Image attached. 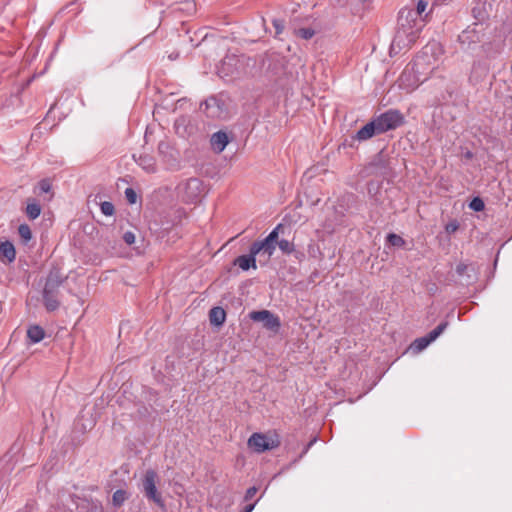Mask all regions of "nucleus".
<instances>
[{
    "label": "nucleus",
    "mask_w": 512,
    "mask_h": 512,
    "mask_svg": "<svg viewBox=\"0 0 512 512\" xmlns=\"http://www.w3.org/2000/svg\"><path fill=\"white\" fill-rule=\"evenodd\" d=\"M249 317L253 321L262 322L263 326L271 331H277L281 325L279 317L269 310L252 311Z\"/></svg>",
    "instance_id": "nucleus-9"
},
{
    "label": "nucleus",
    "mask_w": 512,
    "mask_h": 512,
    "mask_svg": "<svg viewBox=\"0 0 512 512\" xmlns=\"http://www.w3.org/2000/svg\"><path fill=\"white\" fill-rule=\"evenodd\" d=\"M256 506V503H250L245 506L243 512H252Z\"/></svg>",
    "instance_id": "nucleus-43"
},
{
    "label": "nucleus",
    "mask_w": 512,
    "mask_h": 512,
    "mask_svg": "<svg viewBox=\"0 0 512 512\" xmlns=\"http://www.w3.org/2000/svg\"><path fill=\"white\" fill-rule=\"evenodd\" d=\"M65 280L66 276L62 274L59 268H53L50 270L42 292L44 306L47 311L53 312L59 308V288Z\"/></svg>",
    "instance_id": "nucleus-3"
},
{
    "label": "nucleus",
    "mask_w": 512,
    "mask_h": 512,
    "mask_svg": "<svg viewBox=\"0 0 512 512\" xmlns=\"http://www.w3.org/2000/svg\"><path fill=\"white\" fill-rule=\"evenodd\" d=\"M136 163L146 172L154 173L156 172V160L153 156L148 154H141L138 158L133 155Z\"/></svg>",
    "instance_id": "nucleus-17"
},
{
    "label": "nucleus",
    "mask_w": 512,
    "mask_h": 512,
    "mask_svg": "<svg viewBox=\"0 0 512 512\" xmlns=\"http://www.w3.org/2000/svg\"><path fill=\"white\" fill-rule=\"evenodd\" d=\"M431 4V8H434L435 5H437L441 0H426Z\"/></svg>",
    "instance_id": "nucleus-44"
},
{
    "label": "nucleus",
    "mask_w": 512,
    "mask_h": 512,
    "mask_svg": "<svg viewBox=\"0 0 512 512\" xmlns=\"http://www.w3.org/2000/svg\"><path fill=\"white\" fill-rule=\"evenodd\" d=\"M135 239H136L135 234L131 231H126L123 234V240L128 245H132L135 242Z\"/></svg>",
    "instance_id": "nucleus-38"
},
{
    "label": "nucleus",
    "mask_w": 512,
    "mask_h": 512,
    "mask_svg": "<svg viewBox=\"0 0 512 512\" xmlns=\"http://www.w3.org/2000/svg\"><path fill=\"white\" fill-rule=\"evenodd\" d=\"M430 344L426 336L417 338L412 344L411 349L415 352L424 350Z\"/></svg>",
    "instance_id": "nucleus-25"
},
{
    "label": "nucleus",
    "mask_w": 512,
    "mask_h": 512,
    "mask_svg": "<svg viewBox=\"0 0 512 512\" xmlns=\"http://www.w3.org/2000/svg\"><path fill=\"white\" fill-rule=\"evenodd\" d=\"M257 253H253V248L250 246L248 255H240L234 260V265L238 266L244 271L249 270L250 268L256 269V256Z\"/></svg>",
    "instance_id": "nucleus-14"
},
{
    "label": "nucleus",
    "mask_w": 512,
    "mask_h": 512,
    "mask_svg": "<svg viewBox=\"0 0 512 512\" xmlns=\"http://www.w3.org/2000/svg\"><path fill=\"white\" fill-rule=\"evenodd\" d=\"M210 141L213 149L218 153L222 152L229 142L227 134L223 131L214 133Z\"/></svg>",
    "instance_id": "nucleus-18"
},
{
    "label": "nucleus",
    "mask_w": 512,
    "mask_h": 512,
    "mask_svg": "<svg viewBox=\"0 0 512 512\" xmlns=\"http://www.w3.org/2000/svg\"><path fill=\"white\" fill-rule=\"evenodd\" d=\"M125 197L130 204H135L137 201V194L133 188H126Z\"/></svg>",
    "instance_id": "nucleus-36"
},
{
    "label": "nucleus",
    "mask_w": 512,
    "mask_h": 512,
    "mask_svg": "<svg viewBox=\"0 0 512 512\" xmlns=\"http://www.w3.org/2000/svg\"><path fill=\"white\" fill-rule=\"evenodd\" d=\"M45 336V332L42 327L34 325L28 328L27 337L32 343H39Z\"/></svg>",
    "instance_id": "nucleus-23"
},
{
    "label": "nucleus",
    "mask_w": 512,
    "mask_h": 512,
    "mask_svg": "<svg viewBox=\"0 0 512 512\" xmlns=\"http://www.w3.org/2000/svg\"><path fill=\"white\" fill-rule=\"evenodd\" d=\"M428 50H429V47L426 46L424 48V51L422 52V55H419V56L416 57V59L413 62V65H412V70L413 71L419 72V68L422 65V61H423L424 56L428 55ZM430 50H432V47L430 48Z\"/></svg>",
    "instance_id": "nucleus-31"
},
{
    "label": "nucleus",
    "mask_w": 512,
    "mask_h": 512,
    "mask_svg": "<svg viewBox=\"0 0 512 512\" xmlns=\"http://www.w3.org/2000/svg\"><path fill=\"white\" fill-rule=\"evenodd\" d=\"M412 2L413 6L411 8H414L416 13L420 14L427 20L429 15L433 11V8H431V4L426 0H412Z\"/></svg>",
    "instance_id": "nucleus-19"
},
{
    "label": "nucleus",
    "mask_w": 512,
    "mask_h": 512,
    "mask_svg": "<svg viewBox=\"0 0 512 512\" xmlns=\"http://www.w3.org/2000/svg\"><path fill=\"white\" fill-rule=\"evenodd\" d=\"M247 444L256 453H262L276 447V444L270 442L269 438L262 433H253L248 439Z\"/></svg>",
    "instance_id": "nucleus-11"
},
{
    "label": "nucleus",
    "mask_w": 512,
    "mask_h": 512,
    "mask_svg": "<svg viewBox=\"0 0 512 512\" xmlns=\"http://www.w3.org/2000/svg\"><path fill=\"white\" fill-rule=\"evenodd\" d=\"M18 234L25 243L29 242L32 238L31 229L27 224L19 225Z\"/></svg>",
    "instance_id": "nucleus-26"
},
{
    "label": "nucleus",
    "mask_w": 512,
    "mask_h": 512,
    "mask_svg": "<svg viewBox=\"0 0 512 512\" xmlns=\"http://www.w3.org/2000/svg\"><path fill=\"white\" fill-rule=\"evenodd\" d=\"M447 326H448V322H441L433 330L437 333L438 336H440L444 332V330L447 328Z\"/></svg>",
    "instance_id": "nucleus-40"
},
{
    "label": "nucleus",
    "mask_w": 512,
    "mask_h": 512,
    "mask_svg": "<svg viewBox=\"0 0 512 512\" xmlns=\"http://www.w3.org/2000/svg\"><path fill=\"white\" fill-rule=\"evenodd\" d=\"M378 131V126L375 120L364 125L361 129H359L355 135V138L359 141L368 140L376 134H380Z\"/></svg>",
    "instance_id": "nucleus-15"
},
{
    "label": "nucleus",
    "mask_w": 512,
    "mask_h": 512,
    "mask_svg": "<svg viewBox=\"0 0 512 512\" xmlns=\"http://www.w3.org/2000/svg\"><path fill=\"white\" fill-rule=\"evenodd\" d=\"M492 10V4L486 0H475L472 7V16L478 24L483 23L489 18Z\"/></svg>",
    "instance_id": "nucleus-12"
},
{
    "label": "nucleus",
    "mask_w": 512,
    "mask_h": 512,
    "mask_svg": "<svg viewBox=\"0 0 512 512\" xmlns=\"http://www.w3.org/2000/svg\"><path fill=\"white\" fill-rule=\"evenodd\" d=\"M25 212L30 220H35L41 214V206L35 199H29Z\"/></svg>",
    "instance_id": "nucleus-22"
},
{
    "label": "nucleus",
    "mask_w": 512,
    "mask_h": 512,
    "mask_svg": "<svg viewBox=\"0 0 512 512\" xmlns=\"http://www.w3.org/2000/svg\"><path fill=\"white\" fill-rule=\"evenodd\" d=\"M456 274L460 278V283L462 285L468 286L476 281V272L473 265H467L464 263H459L456 266Z\"/></svg>",
    "instance_id": "nucleus-13"
},
{
    "label": "nucleus",
    "mask_w": 512,
    "mask_h": 512,
    "mask_svg": "<svg viewBox=\"0 0 512 512\" xmlns=\"http://www.w3.org/2000/svg\"><path fill=\"white\" fill-rule=\"evenodd\" d=\"M469 208L475 212L483 211L485 208L484 201L480 197H474L469 203Z\"/></svg>",
    "instance_id": "nucleus-28"
},
{
    "label": "nucleus",
    "mask_w": 512,
    "mask_h": 512,
    "mask_svg": "<svg viewBox=\"0 0 512 512\" xmlns=\"http://www.w3.org/2000/svg\"><path fill=\"white\" fill-rule=\"evenodd\" d=\"M200 109L204 111L208 117L213 119L226 118L228 114L224 101L215 96L205 100L200 105Z\"/></svg>",
    "instance_id": "nucleus-7"
},
{
    "label": "nucleus",
    "mask_w": 512,
    "mask_h": 512,
    "mask_svg": "<svg viewBox=\"0 0 512 512\" xmlns=\"http://www.w3.org/2000/svg\"><path fill=\"white\" fill-rule=\"evenodd\" d=\"M387 241L389 242L390 245L395 247H401L405 244L404 239L401 236L394 233L388 234Z\"/></svg>",
    "instance_id": "nucleus-30"
},
{
    "label": "nucleus",
    "mask_w": 512,
    "mask_h": 512,
    "mask_svg": "<svg viewBox=\"0 0 512 512\" xmlns=\"http://www.w3.org/2000/svg\"><path fill=\"white\" fill-rule=\"evenodd\" d=\"M93 512H103L102 506L101 505L95 506Z\"/></svg>",
    "instance_id": "nucleus-45"
},
{
    "label": "nucleus",
    "mask_w": 512,
    "mask_h": 512,
    "mask_svg": "<svg viewBox=\"0 0 512 512\" xmlns=\"http://www.w3.org/2000/svg\"><path fill=\"white\" fill-rule=\"evenodd\" d=\"M15 257L16 251L13 243L8 240L0 242V261L12 263Z\"/></svg>",
    "instance_id": "nucleus-16"
},
{
    "label": "nucleus",
    "mask_w": 512,
    "mask_h": 512,
    "mask_svg": "<svg viewBox=\"0 0 512 512\" xmlns=\"http://www.w3.org/2000/svg\"><path fill=\"white\" fill-rule=\"evenodd\" d=\"M478 23L468 26L458 36V41L463 49H470L473 45L479 43L482 38V33L477 29Z\"/></svg>",
    "instance_id": "nucleus-10"
},
{
    "label": "nucleus",
    "mask_w": 512,
    "mask_h": 512,
    "mask_svg": "<svg viewBox=\"0 0 512 512\" xmlns=\"http://www.w3.org/2000/svg\"><path fill=\"white\" fill-rule=\"evenodd\" d=\"M411 72L408 71V70H404L402 72V74L400 75V78H399V81H400V87H404V88H411V89H414L416 87L415 84H405V81L409 79V77L411 76Z\"/></svg>",
    "instance_id": "nucleus-32"
},
{
    "label": "nucleus",
    "mask_w": 512,
    "mask_h": 512,
    "mask_svg": "<svg viewBox=\"0 0 512 512\" xmlns=\"http://www.w3.org/2000/svg\"><path fill=\"white\" fill-rule=\"evenodd\" d=\"M157 478L158 475L154 470H147L142 481L143 492L147 499L153 501L160 508H164L165 503L156 487Z\"/></svg>",
    "instance_id": "nucleus-4"
},
{
    "label": "nucleus",
    "mask_w": 512,
    "mask_h": 512,
    "mask_svg": "<svg viewBox=\"0 0 512 512\" xmlns=\"http://www.w3.org/2000/svg\"><path fill=\"white\" fill-rule=\"evenodd\" d=\"M236 62V59L233 57H226L222 62L221 66L219 67L218 73L221 78H226L229 76H233V71H230V67L234 66V63Z\"/></svg>",
    "instance_id": "nucleus-21"
},
{
    "label": "nucleus",
    "mask_w": 512,
    "mask_h": 512,
    "mask_svg": "<svg viewBox=\"0 0 512 512\" xmlns=\"http://www.w3.org/2000/svg\"><path fill=\"white\" fill-rule=\"evenodd\" d=\"M258 489L255 486H252L246 490L244 501H250L257 493Z\"/></svg>",
    "instance_id": "nucleus-39"
},
{
    "label": "nucleus",
    "mask_w": 512,
    "mask_h": 512,
    "mask_svg": "<svg viewBox=\"0 0 512 512\" xmlns=\"http://www.w3.org/2000/svg\"><path fill=\"white\" fill-rule=\"evenodd\" d=\"M314 442H316V438L312 439L306 446L305 448L303 449L300 457H302L304 454H306L308 452V450L310 449V447L314 444Z\"/></svg>",
    "instance_id": "nucleus-42"
},
{
    "label": "nucleus",
    "mask_w": 512,
    "mask_h": 512,
    "mask_svg": "<svg viewBox=\"0 0 512 512\" xmlns=\"http://www.w3.org/2000/svg\"><path fill=\"white\" fill-rule=\"evenodd\" d=\"M279 249L285 254H291L295 250V246L292 242L286 239L277 240Z\"/></svg>",
    "instance_id": "nucleus-27"
},
{
    "label": "nucleus",
    "mask_w": 512,
    "mask_h": 512,
    "mask_svg": "<svg viewBox=\"0 0 512 512\" xmlns=\"http://www.w3.org/2000/svg\"><path fill=\"white\" fill-rule=\"evenodd\" d=\"M427 20L416 13L414 8L406 6L399 11L398 28L391 43V50L409 48L418 38Z\"/></svg>",
    "instance_id": "nucleus-1"
},
{
    "label": "nucleus",
    "mask_w": 512,
    "mask_h": 512,
    "mask_svg": "<svg viewBox=\"0 0 512 512\" xmlns=\"http://www.w3.org/2000/svg\"><path fill=\"white\" fill-rule=\"evenodd\" d=\"M427 339L429 340V342H433L434 340H436L439 336L437 335V333L432 330L430 331L427 335H426Z\"/></svg>",
    "instance_id": "nucleus-41"
},
{
    "label": "nucleus",
    "mask_w": 512,
    "mask_h": 512,
    "mask_svg": "<svg viewBox=\"0 0 512 512\" xmlns=\"http://www.w3.org/2000/svg\"><path fill=\"white\" fill-rule=\"evenodd\" d=\"M101 212L106 216H111L114 213V205L109 201H104L100 205Z\"/></svg>",
    "instance_id": "nucleus-33"
},
{
    "label": "nucleus",
    "mask_w": 512,
    "mask_h": 512,
    "mask_svg": "<svg viewBox=\"0 0 512 512\" xmlns=\"http://www.w3.org/2000/svg\"><path fill=\"white\" fill-rule=\"evenodd\" d=\"M179 189L181 190L182 198L185 202L195 203L203 193V183L198 178H190L183 183Z\"/></svg>",
    "instance_id": "nucleus-8"
},
{
    "label": "nucleus",
    "mask_w": 512,
    "mask_h": 512,
    "mask_svg": "<svg viewBox=\"0 0 512 512\" xmlns=\"http://www.w3.org/2000/svg\"><path fill=\"white\" fill-rule=\"evenodd\" d=\"M210 323L220 326L225 322L226 312L222 307H213L209 312Z\"/></svg>",
    "instance_id": "nucleus-20"
},
{
    "label": "nucleus",
    "mask_w": 512,
    "mask_h": 512,
    "mask_svg": "<svg viewBox=\"0 0 512 512\" xmlns=\"http://www.w3.org/2000/svg\"><path fill=\"white\" fill-rule=\"evenodd\" d=\"M459 228V223L454 220V221H450L446 226H445V230L447 233L451 234V233H454L458 230Z\"/></svg>",
    "instance_id": "nucleus-37"
},
{
    "label": "nucleus",
    "mask_w": 512,
    "mask_h": 512,
    "mask_svg": "<svg viewBox=\"0 0 512 512\" xmlns=\"http://www.w3.org/2000/svg\"><path fill=\"white\" fill-rule=\"evenodd\" d=\"M40 193H49L51 191V183L48 179H42L38 184Z\"/></svg>",
    "instance_id": "nucleus-35"
},
{
    "label": "nucleus",
    "mask_w": 512,
    "mask_h": 512,
    "mask_svg": "<svg viewBox=\"0 0 512 512\" xmlns=\"http://www.w3.org/2000/svg\"><path fill=\"white\" fill-rule=\"evenodd\" d=\"M262 69L265 76L279 85H286L296 78L289 68L285 56L277 52H267L262 59Z\"/></svg>",
    "instance_id": "nucleus-2"
},
{
    "label": "nucleus",
    "mask_w": 512,
    "mask_h": 512,
    "mask_svg": "<svg viewBox=\"0 0 512 512\" xmlns=\"http://www.w3.org/2000/svg\"><path fill=\"white\" fill-rule=\"evenodd\" d=\"M472 154L470 152L467 153V157H471Z\"/></svg>",
    "instance_id": "nucleus-46"
},
{
    "label": "nucleus",
    "mask_w": 512,
    "mask_h": 512,
    "mask_svg": "<svg viewBox=\"0 0 512 512\" xmlns=\"http://www.w3.org/2000/svg\"><path fill=\"white\" fill-rule=\"evenodd\" d=\"M272 25L275 28L276 36L280 35L285 27V22L282 19L275 18L272 20Z\"/></svg>",
    "instance_id": "nucleus-34"
},
{
    "label": "nucleus",
    "mask_w": 512,
    "mask_h": 512,
    "mask_svg": "<svg viewBox=\"0 0 512 512\" xmlns=\"http://www.w3.org/2000/svg\"><path fill=\"white\" fill-rule=\"evenodd\" d=\"M128 496L125 490L118 489L113 493L112 503L115 507H120L126 500Z\"/></svg>",
    "instance_id": "nucleus-24"
},
{
    "label": "nucleus",
    "mask_w": 512,
    "mask_h": 512,
    "mask_svg": "<svg viewBox=\"0 0 512 512\" xmlns=\"http://www.w3.org/2000/svg\"><path fill=\"white\" fill-rule=\"evenodd\" d=\"M282 229L283 225L280 223L268 234L265 239L253 242L251 245L253 248V253L260 254L262 252L266 254L268 258H270L275 252L279 232Z\"/></svg>",
    "instance_id": "nucleus-5"
},
{
    "label": "nucleus",
    "mask_w": 512,
    "mask_h": 512,
    "mask_svg": "<svg viewBox=\"0 0 512 512\" xmlns=\"http://www.w3.org/2000/svg\"><path fill=\"white\" fill-rule=\"evenodd\" d=\"M374 120L378 126V131L384 133L401 126L404 122V117L398 110L390 109L380 114Z\"/></svg>",
    "instance_id": "nucleus-6"
},
{
    "label": "nucleus",
    "mask_w": 512,
    "mask_h": 512,
    "mask_svg": "<svg viewBox=\"0 0 512 512\" xmlns=\"http://www.w3.org/2000/svg\"><path fill=\"white\" fill-rule=\"evenodd\" d=\"M296 36L309 40L315 35V31L312 28H300L295 31Z\"/></svg>",
    "instance_id": "nucleus-29"
}]
</instances>
